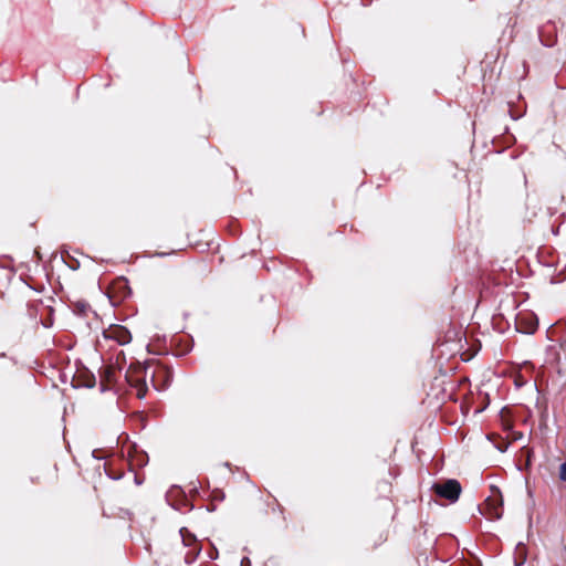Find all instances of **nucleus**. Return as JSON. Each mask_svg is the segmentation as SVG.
<instances>
[{
    "label": "nucleus",
    "instance_id": "f257e3e1",
    "mask_svg": "<svg viewBox=\"0 0 566 566\" xmlns=\"http://www.w3.org/2000/svg\"><path fill=\"white\" fill-rule=\"evenodd\" d=\"M433 491L437 495L444 497L450 502H455L460 496L461 485L457 480H448L444 483L434 484Z\"/></svg>",
    "mask_w": 566,
    "mask_h": 566
},
{
    "label": "nucleus",
    "instance_id": "f03ea898",
    "mask_svg": "<svg viewBox=\"0 0 566 566\" xmlns=\"http://www.w3.org/2000/svg\"><path fill=\"white\" fill-rule=\"evenodd\" d=\"M502 504L503 502L500 495L490 496L485 501L483 514L492 520L500 518L502 516Z\"/></svg>",
    "mask_w": 566,
    "mask_h": 566
},
{
    "label": "nucleus",
    "instance_id": "7ed1b4c3",
    "mask_svg": "<svg viewBox=\"0 0 566 566\" xmlns=\"http://www.w3.org/2000/svg\"><path fill=\"white\" fill-rule=\"evenodd\" d=\"M559 478L566 481V463H563L559 468Z\"/></svg>",
    "mask_w": 566,
    "mask_h": 566
},
{
    "label": "nucleus",
    "instance_id": "20e7f679",
    "mask_svg": "<svg viewBox=\"0 0 566 566\" xmlns=\"http://www.w3.org/2000/svg\"><path fill=\"white\" fill-rule=\"evenodd\" d=\"M145 394H146V390H145V388L140 385V387L137 389V397H138V398H144V397H145Z\"/></svg>",
    "mask_w": 566,
    "mask_h": 566
},
{
    "label": "nucleus",
    "instance_id": "39448f33",
    "mask_svg": "<svg viewBox=\"0 0 566 566\" xmlns=\"http://www.w3.org/2000/svg\"><path fill=\"white\" fill-rule=\"evenodd\" d=\"M123 334H124V336L120 338V343H123V344H124V343L129 342V336H128V335H126V333H124V332H123Z\"/></svg>",
    "mask_w": 566,
    "mask_h": 566
}]
</instances>
